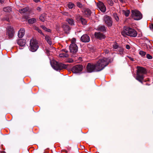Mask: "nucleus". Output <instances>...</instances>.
Instances as JSON below:
<instances>
[{
    "label": "nucleus",
    "mask_w": 153,
    "mask_h": 153,
    "mask_svg": "<svg viewBox=\"0 0 153 153\" xmlns=\"http://www.w3.org/2000/svg\"><path fill=\"white\" fill-rule=\"evenodd\" d=\"M121 33L124 36H126L127 35L132 37H135L137 35V32L134 29L129 27H124Z\"/></svg>",
    "instance_id": "1"
},
{
    "label": "nucleus",
    "mask_w": 153,
    "mask_h": 153,
    "mask_svg": "<svg viewBox=\"0 0 153 153\" xmlns=\"http://www.w3.org/2000/svg\"><path fill=\"white\" fill-rule=\"evenodd\" d=\"M110 62V59L108 58L103 57L100 59L96 64L98 69L100 71L103 69Z\"/></svg>",
    "instance_id": "2"
},
{
    "label": "nucleus",
    "mask_w": 153,
    "mask_h": 153,
    "mask_svg": "<svg viewBox=\"0 0 153 153\" xmlns=\"http://www.w3.org/2000/svg\"><path fill=\"white\" fill-rule=\"evenodd\" d=\"M146 73V69L142 67H138L136 79L141 83L144 78V75Z\"/></svg>",
    "instance_id": "3"
},
{
    "label": "nucleus",
    "mask_w": 153,
    "mask_h": 153,
    "mask_svg": "<svg viewBox=\"0 0 153 153\" xmlns=\"http://www.w3.org/2000/svg\"><path fill=\"white\" fill-rule=\"evenodd\" d=\"M52 67L55 70L59 71L66 68L68 65L61 63H58L55 60H52L51 62Z\"/></svg>",
    "instance_id": "4"
},
{
    "label": "nucleus",
    "mask_w": 153,
    "mask_h": 153,
    "mask_svg": "<svg viewBox=\"0 0 153 153\" xmlns=\"http://www.w3.org/2000/svg\"><path fill=\"white\" fill-rule=\"evenodd\" d=\"M38 48V45L37 41L33 39H31L30 41L29 48L32 52L36 51Z\"/></svg>",
    "instance_id": "5"
},
{
    "label": "nucleus",
    "mask_w": 153,
    "mask_h": 153,
    "mask_svg": "<svg viewBox=\"0 0 153 153\" xmlns=\"http://www.w3.org/2000/svg\"><path fill=\"white\" fill-rule=\"evenodd\" d=\"M86 68L87 72L89 73L100 71L98 69V68L96 64H94L92 63H88L87 65Z\"/></svg>",
    "instance_id": "6"
},
{
    "label": "nucleus",
    "mask_w": 153,
    "mask_h": 153,
    "mask_svg": "<svg viewBox=\"0 0 153 153\" xmlns=\"http://www.w3.org/2000/svg\"><path fill=\"white\" fill-rule=\"evenodd\" d=\"M131 16L132 18L135 20H138L142 18V14L139 11L137 10H132Z\"/></svg>",
    "instance_id": "7"
},
{
    "label": "nucleus",
    "mask_w": 153,
    "mask_h": 153,
    "mask_svg": "<svg viewBox=\"0 0 153 153\" xmlns=\"http://www.w3.org/2000/svg\"><path fill=\"white\" fill-rule=\"evenodd\" d=\"M14 32L13 28L10 26H8L6 29V35L9 39H12L14 35Z\"/></svg>",
    "instance_id": "8"
},
{
    "label": "nucleus",
    "mask_w": 153,
    "mask_h": 153,
    "mask_svg": "<svg viewBox=\"0 0 153 153\" xmlns=\"http://www.w3.org/2000/svg\"><path fill=\"white\" fill-rule=\"evenodd\" d=\"M103 20L105 23L108 27H111L112 25V18L109 16L106 15L104 17Z\"/></svg>",
    "instance_id": "9"
},
{
    "label": "nucleus",
    "mask_w": 153,
    "mask_h": 153,
    "mask_svg": "<svg viewBox=\"0 0 153 153\" xmlns=\"http://www.w3.org/2000/svg\"><path fill=\"white\" fill-rule=\"evenodd\" d=\"M83 67L80 65H78L74 66L72 68V71L73 73H78L81 72Z\"/></svg>",
    "instance_id": "10"
},
{
    "label": "nucleus",
    "mask_w": 153,
    "mask_h": 153,
    "mask_svg": "<svg viewBox=\"0 0 153 153\" xmlns=\"http://www.w3.org/2000/svg\"><path fill=\"white\" fill-rule=\"evenodd\" d=\"M70 51L72 53H75L78 51V47L75 43L71 44L69 46Z\"/></svg>",
    "instance_id": "11"
},
{
    "label": "nucleus",
    "mask_w": 153,
    "mask_h": 153,
    "mask_svg": "<svg viewBox=\"0 0 153 153\" xmlns=\"http://www.w3.org/2000/svg\"><path fill=\"white\" fill-rule=\"evenodd\" d=\"M62 27L65 33L68 34L69 33L71 30V28L67 24L65 23H62Z\"/></svg>",
    "instance_id": "12"
},
{
    "label": "nucleus",
    "mask_w": 153,
    "mask_h": 153,
    "mask_svg": "<svg viewBox=\"0 0 153 153\" xmlns=\"http://www.w3.org/2000/svg\"><path fill=\"white\" fill-rule=\"evenodd\" d=\"M80 40L83 42H88L90 40V37L87 34H84L81 37Z\"/></svg>",
    "instance_id": "13"
},
{
    "label": "nucleus",
    "mask_w": 153,
    "mask_h": 153,
    "mask_svg": "<svg viewBox=\"0 0 153 153\" xmlns=\"http://www.w3.org/2000/svg\"><path fill=\"white\" fill-rule=\"evenodd\" d=\"M97 5L99 9L102 12H104L106 11V7L102 2L100 1L97 3Z\"/></svg>",
    "instance_id": "14"
},
{
    "label": "nucleus",
    "mask_w": 153,
    "mask_h": 153,
    "mask_svg": "<svg viewBox=\"0 0 153 153\" xmlns=\"http://www.w3.org/2000/svg\"><path fill=\"white\" fill-rule=\"evenodd\" d=\"M96 38L100 39H101L105 38V36L102 33L96 32L94 33Z\"/></svg>",
    "instance_id": "15"
},
{
    "label": "nucleus",
    "mask_w": 153,
    "mask_h": 153,
    "mask_svg": "<svg viewBox=\"0 0 153 153\" xmlns=\"http://www.w3.org/2000/svg\"><path fill=\"white\" fill-rule=\"evenodd\" d=\"M25 30L24 29H21L19 31L18 33V36L19 38H22L24 35Z\"/></svg>",
    "instance_id": "16"
},
{
    "label": "nucleus",
    "mask_w": 153,
    "mask_h": 153,
    "mask_svg": "<svg viewBox=\"0 0 153 153\" xmlns=\"http://www.w3.org/2000/svg\"><path fill=\"white\" fill-rule=\"evenodd\" d=\"M18 44L22 47L24 46L26 44V41L24 39H20L18 41Z\"/></svg>",
    "instance_id": "17"
},
{
    "label": "nucleus",
    "mask_w": 153,
    "mask_h": 153,
    "mask_svg": "<svg viewBox=\"0 0 153 153\" xmlns=\"http://www.w3.org/2000/svg\"><path fill=\"white\" fill-rule=\"evenodd\" d=\"M45 39L47 42L49 44V45H52L51 39L49 36L47 35L45 36Z\"/></svg>",
    "instance_id": "18"
},
{
    "label": "nucleus",
    "mask_w": 153,
    "mask_h": 153,
    "mask_svg": "<svg viewBox=\"0 0 153 153\" xmlns=\"http://www.w3.org/2000/svg\"><path fill=\"white\" fill-rule=\"evenodd\" d=\"M29 8L27 7L19 9V12L21 13H23L27 12Z\"/></svg>",
    "instance_id": "19"
},
{
    "label": "nucleus",
    "mask_w": 153,
    "mask_h": 153,
    "mask_svg": "<svg viewBox=\"0 0 153 153\" xmlns=\"http://www.w3.org/2000/svg\"><path fill=\"white\" fill-rule=\"evenodd\" d=\"M79 22H82V24L83 25H85L86 24V20L82 17H79Z\"/></svg>",
    "instance_id": "20"
},
{
    "label": "nucleus",
    "mask_w": 153,
    "mask_h": 153,
    "mask_svg": "<svg viewBox=\"0 0 153 153\" xmlns=\"http://www.w3.org/2000/svg\"><path fill=\"white\" fill-rule=\"evenodd\" d=\"M36 21V19L35 18H32L28 20V22L29 24H32L35 23Z\"/></svg>",
    "instance_id": "21"
},
{
    "label": "nucleus",
    "mask_w": 153,
    "mask_h": 153,
    "mask_svg": "<svg viewBox=\"0 0 153 153\" xmlns=\"http://www.w3.org/2000/svg\"><path fill=\"white\" fill-rule=\"evenodd\" d=\"M97 29L98 30L101 31H105L106 30V27L104 25H102L100 26H99L98 28Z\"/></svg>",
    "instance_id": "22"
},
{
    "label": "nucleus",
    "mask_w": 153,
    "mask_h": 153,
    "mask_svg": "<svg viewBox=\"0 0 153 153\" xmlns=\"http://www.w3.org/2000/svg\"><path fill=\"white\" fill-rule=\"evenodd\" d=\"M122 12L123 14L126 17L128 16L130 13V11L128 10H123L122 11Z\"/></svg>",
    "instance_id": "23"
},
{
    "label": "nucleus",
    "mask_w": 153,
    "mask_h": 153,
    "mask_svg": "<svg viewBox=\"0 0 153 153\" xmlns=\"http://www.w3.org/2000/svg\"><path fill=\"white\" fill-rule=\"evenodd\" d=\"M67 22L68 23L71 25H74V21L73 20L71 19H66Z\"/></svg>",
    "instance_id": "24"
},
{
    "label": "nucleus",
    "mask_w": 153,
    "mask_h": 153,
    "mask_svg": "<svg viewBox=\"0 0 153 153\" xmlns=\"http://www.w3.org/2000/svg\"><path fill=\"white\" fill-rule=\"evenodd\" d=\"M46 15L45 14H42L39 17L40 20L43 22H44L45 19Z\"/></svg>",
    "instance_id": "25"
},
{
    "label": "nucleus",
    "mask_w": 153,
    "mask_h": 153,
    "mask_svg": "<svg viewBox=\"0 0 153 153\" xmlns=\"http://www.w3.org/2000/svg\"><path fill=\"white\" fill-rule=\"evenodd\" d=\"M3 10L6 12H9L11 10V8L10 7H7L3 9Z\"/></svg>",
    "instance_id": "26"
},
{
    "label": "nucleus",
    "mask_w": 153,
    "mask_h": 153,
    "mask_svg": "<svg viewBox=\"0 0 153 153\" xmlns=\"http://www.w3.org/2000/svg\"><path fill=\"white\" fill-rule=\"evenodd\" d=\"M85 14L87 16L90 15L91 14V10L88 9H85Z\"/></svg>",
    "instance_id": "27"
},
{
    "label": "nucleus",
    "mask_w": 153,
    "mask_h": 153,
    "mask_svg": "<svg viewBox=\"0 0 153 153\" xmlns=\"http://www.w3.org/2000/svg\"><path fill=\"white\" fill-rule=\"evenodd\" d=\"M59 56L61 57H67L68 56V55L67 53L62 52L59 54Z\"/></svg>",
    "instance_id": "28"
},
{
    "label": "nucleus",
    "mask_w": 153,
    "mask_h": 153,
    "mask_svg": "<svg viewBox=\"0 0 153 153\" xmlns=\"http://www.w3.org/2000/svg\"><path fill=\"white\" fill-rule=\"evenodd\" d=\"M40 27L44 30L48 32H50L51 30L50 29H48L45 26L43 25H41Z\"/></svg>",
    "instance_id": "29"
},
{
    "label": "nucleus",
    "mask_w": 153,
    "mask_h": 153,
    "mask_svg": "<svg viewBox=\"0 0 153 153\" xmlns=\"http://www.w3.org/2000/svg\"><path fill=\"white\" fill-rule=\"evenodd\" d=\"M113 16L114 19L116 20L117 21H118L119 20V18L117 16V14L116 13H114L113 14Z\"/></svg>",
    "instance_id": "30"
},
{
    "label": "nucleus",
    "mask_w": 153,
    "mask_h": 153,
    "mask_svg": "<svg viewBox=\"0 0 153 153\" xmlns=\"http://www.w3.org/2000/svg\"><path fill=\"white\" fill-rule=\"evenodd\" d=\"M118 51L119 54L120 55H122L123 53V49L122 48L119 47L118 48Z\"/></svg>",
    "instance_id": "31"
},
{
    "label": "nucleus",
    "mask_w": 153,
    "mask_h": 153,
    "mask_svg": "<svg viewBox=\"0 0 153 153\" xmlns=\"http://www.w3.org/2000/svg\"><path fill=\"white\" fill-rule=\"evenodd\" d=\"M74 4L71 3H69L68 4V7L70 9L74 7Z\"/></svg>",
    "instance_id": "32"
},
{
    "label": "nucleus",
    "mask_w": 153,
    "mask_h": 153,
    "mask_svg": "<svg viewBox=\"0 0 153 153\" xmlns=\"http://www.w3.org/2000/svg\"><path fill=\"white\" fill-rule=\"evenodd\" d=\"M119 47L117 43H115L113 45V48L114 49H117L118 48V49Z\"/></svg>",
    "instance_id": "33"
},
{
    "label": "nucleus",
    "mask_w": 153,
    "mask_h": 153,
    "mask_svg": "<svg viewBox=\"0 0 153 153\" xmlns=\"http://www.w3.org/2000/svg\"><path fill=\"white\" fill-rule=\"evenodd\" d=\"M139 54L142 56H144L146 54V53L145 52L143 51H140L139 52Z\"/></svg>",
    "instance_id": "34"
},
{
    "label": "nucleus",
    "mask_w": 153,
    "mask_h": 153,
    "mask_svg": "<svg viewBox=\"0 0 153 153\" xmlns=\"http://www.w3.org/2000/svg\"><path fill=\"white\" fill-rule=\"evenodd\" d=\"M108 3L111 6H112L113 4V2L112 0H107Z\"/></svg>",
    "instance_id": "35"
},
{
    "label": "nucleus",
    "mask_w": 153,
    "mask_h": 153,
    "mask_svg": "<svg viewBox=\"0 0 153 153\" xmlns=\"http://www.w3.org/2000/svg\"><path fill=\"white\" fill-rule=\"evenodd\" d=\"M77 5L80 8H82V4L79 2H77Z\"/></svg>",
    "instance_id": "36"
},
{
    "label": "nucleus",
    "mask_w": 153,
    "mask_h": 153,
    "mask_svg": "<svg viewBox=\"0 0 153 153\" xmlns=\"http://www.w3.org/2000/svg\"><path fill=\"white\" fill-rule=\"evenodd\" d=\"M76 39L75 38H73L71 41V44L75 43Z\"/></svg>",
    "instance_id": "37"
},
{
    "label": "nucleus",
    "mask_w": 153,
    "mask_h": 153,
    "mask_svg": "<svg viewBox=\"0 0 153 153\" xmlns=\"http://www.w3.org/2000/svg\"><path fill=\"white\" fill-rule=\"evenodd\" d=\"M146 57L148 59H151L152 58V56L149 54L146 55Z\"/></svg>",
    "instance_id": "38"
},
{
    "label": "nucleus",
    "mask_w": 153,
    "mask_h": 153,
    "mask_svg": "<svg viewBox=\"0 0 153 153\" xmlns=\"http://www.w3.org/2000/svg\"><path fill=\"white\" fill-rule=\"evenodd\" d=\"M38 32L40 33L41 35H43L44 36H45V35L42 32L41 30L40 29H39Z\"/></svg>",
    "instance_id": "39"
},
{
    "label": "nucleus",
    "mask_w": 153,
    "mask_h": 153,
    "mask_svg": "<svg viewBox=\"0 0 153 153\" xmlns=\"http://www.w3.org/2000/svg\"><path fill=\"white\" fill-rule=\"evenodd\" d=\"M62 52H64L65 53H67L68 52V51L66 50V49H62Z\"/></svg>",
    "instance_id": "40"
},
{
    "label": "nucleus",
    "mask_w": 153,
    "mask_h": 153,
    "mask_svg": "<svg viewBox=\"0 0 153 153\" xmlns=\"http://www.w3.org/2000/svg\"><path fill=\"white\" fill-rule=\"evenodd\" d=\"M149 28L152 30H153V25H150L149 26Z\"/></svg>",
    "instance_id": "41"
},
{
    "label": "nucleus",
    "mask_w": 153,
    "mask_h": 153,
    "mask_svg": "<svg viewBox=\"0 0 153 153\" xmlns=\"http://www.w3.org/2000/svg\"><path fill=\"white\" fill-rule=\"evenodd\" d=\"M126 48L128 49H129L130 48V46L128 45H127L126 46Z\"/></svg>",
    "instance_id": "42"
},
{
    "label": "nucleus",
    "mask_w": 153,
    "mask_h": 153,
    "mask_svg": "<svg viewBox=\"0 0 153 153\" xmlns=\"http://www.w3.org/2000/svg\"><path fill=\"white\" fill-rule=\"evenodd\" d=\"M68 62L69 63H72L73 62V60L72 59H70L68 60Z\"/></svg>",
    "instance_id": "43"
},
{
    "label": "nucleus",
    "mask_w": 153,
    "mask_h": 153,
    "mask_svg": "<svg viewBox=\"0 0 153 153\" xmlns=\"http://www.w3.org/2000/svg\"><path fill=\"white\" fill-rule=\"evenodd\" d=\"M39 29H40L38 27H35V30H36L37 31H39Z\"/></svg>",
    "instance_id": "44"
},
{
    "label": "nucleus",
    "mask_w": 153,
    "mask_h": 153,
    "mask_svg": "<svg viewBox=\"0 0 153 153\" xmlns=\"http://www.w3.org/2000/svg\"><path fill=\"white\" fill-rule=\"evenodd\" d=\"M109 52V51L108 50H106L105 51V53H108Z\"/></svg>",
    "instance_id": "45"
},
{
    "label": "nucleus",
    "mask_w": 153,
    "mask_h": 153,
    "mask_svg": "<svg viewBox=\"0 0 153 153\" xmlns=\"http://www.w3.org/2000/svg\"><path fill=\"white\" fill-rule=\"evenodd\" d=\"M33 1L35 2H38L40 0H33Z\"/></svg>",
    "instance_id": "46"
},
{
    "label": "nucleus",
    "mask_w": 153,
    "mask_h": 153,
    "mask_svg": "<svg viewBox=\"0 0 153 153\" xmlns=\"http://www.w3.org/2000/svg\"><path fill=\"white\" fill-rule=\"evenodd\" d=\"M4 2V0H0V3L2 4H3Z\"/></svg>",
    "instance_id": "47"
},
{
    "label": "nucleus",
    "mask_w": 153,
    "mask_h": 153,
    "mask_svg": "<svg viewBox=\"0 0 153 153\" xmlns=\"http://www.w3.org/2000/svg\"><path fill=\"white\" fill-rule=\"evenodd\" d=\"M46 52H48V53H49L50 52H51L48 49L46 50Z\"/></svg>",
    "instance_id": "48"
},
{
    "label": "nucleus",
    "mask_w": 153,
    "mask_h": 153,
    "mask_svg": "<svg viewBox=\"0 0 153 153\" xmlns=\"http://www.w3.org/2000/svg\"><path fill=\"white\" fill-rule=\"evenodd\" d=\"M37 10H40V8L39 7H37Z\"/></svg>",
    "instance_id": "49"
},
{
    "label": "nucleus",
    "mask_w": 153,
    "mask_h": 153,
    "mask_svg": "<svg viewBox=\"0 0 153 153\" xmlns=\"http://www.w3.org/2000/svg\"><path fill=\"white\" fill-rule=\"evenodd\" d=\"M0 153H6L4 151H0Z\"/></svg>",
    "instance_id": "50"
},
{
    "label": "nucleus",
    "mask_w": 153,
    "mask_h": 153,
    "mask_svg": "<svg viewBox=\"0 0 153 153\" xmlns=\"http://www.w3.org/2000/svg\"><path fill=\"white\" fill-rule=\"evenodd\" d=\"M129 58H130V59H131V60H132V61L133 60V59L132 58L130 57Z\"/></svg>",
    "instance_id": "51"
},
{
    "label": "nucleus",
    "mask_w": 153,
    "mask_h": 153,
    "mask_svg": "<svg viewBox=\"0 0 153 153\" xmlns=\"http://www.w3.org/2000/svg\"><path fill=\"white\" fill-rule=\"evenodd\" d=\"M114 2H116L117 1V0H113Z\"/></svg>",
    "instance_id": "52"
},
{
    "label": "nucleus",
    "mask_w": 153,
    "mask_h": 153,
    "mask_svg": "<svg viewBox=\"0 0 153 153\" xmlns=\"http://www.w3.org/2000/svg\"><path fill=\"white\" fill-rule=\"evenodd\" d=\"M62 151L63 152L64 151V152H66V153H67V151L66 150H63Z\"/></svg>",
    "instance_id": "53"
},
{
    "label": "nucleus",
    "mask_w": 153,
    "mask_h": 153,
    "mask_svg": "<svg viewBox=\"0 0 153 153\" xmlns=\"http://www.w3.org/2000/svg\"><path fill=\"white\" fill-rule=\"evenodd\" d=\"M51 48L53 50H54L55 49V48L54 47H51Z\"/></svg>",
    "instance_id": "54"
},
{
    "label": "nucleus",
    "mask_w": 153,
    "mask_h": 153,
    "mask_svg": "<svg viewBox=\"0 0 153 153\" xmlns=\"http://www.w3.org/2000/svg\"><path fill=\"white\" fill-rule=\"evenodd\" d=\"M120 2H122V0H119Z\"/></svg>",
    "instance_id": "55"
}]
</instances>
